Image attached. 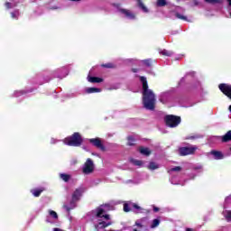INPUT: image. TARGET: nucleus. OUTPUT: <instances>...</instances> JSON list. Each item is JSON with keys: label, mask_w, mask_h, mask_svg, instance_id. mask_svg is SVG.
<instances>
[{"label": "nucleus", "mask_w": 231, "mask_h": 231, "mask_svg": "<svg viewBox=\"0 0 231 231\" xmlns=\"http://www.w3.org/2000/svg\"><path fill=\"white\" fill-rule=\"evenodd\" d=\"M109 210H111V205L109 204H103L97 208L92 210L91 214L98 219L97 224L95 225L96 230L99 231L113 225V221H111V216L106 214L109 212Z\"/></svg>", "instance_id": "f257e3e1"}, {"label": "nucleus", "mask_w": 231, "mask_h": 231, "mask_svg": "<svg viewBox=\"0 0 231 231\" xmlns=\"http://www.w3.org/2000/svg\"><path fill=\"white\" fill-rule=\"evenodd\" d=\"M140 80L143 84V104L145 109L149 111H153L154 104H156V96L154 92L149 89V85L147 84V78L142 76Z\"/></svg>", "instance_id": "f03ea898"}, {"label": "nucleus", "mask_w": 231, "mask_h": 231, "mask_svg": "<svg viewBox=\"0 0 231 231\" xmlns=\"http://www.w3.org/2000/svg\"><path fill=\"white\" fill-rule=\"evenodd\" d=\"M82 142L83 140L80 134L74 133L71 136L65 138L63 143H65V145H70L71 147H79V145H82Z\"/></svg>", "instance_id": "7ed1b4c3"}, {"label": "nucleus", "mask_w": 231, "mask_h": 231, "mask_svg": "<svg viewBox=\"0 0 231 231\" xmlns=\"http://www.w3.org/2000/svg\"><path fill=\"white\" fill-rule=\"evenodd\" d=\"M167 127L174 128L178 127L181 124V117L173 115H168L164 117Z\"/></svg>", "instance_id": "20e7f679"}, {"label": "nucleus", "mask_w": 231, "mask_h": 231, "mask_svg": "<svg viewBox=\"0 0 231 231\" xmlns=\"http://www.w3.org/2000/svg\"><path fill=\"white\" fill-rule=\"evenodd\" d=\"M118 12L122 17L129 19V21H134L136 19V14H134V13H133L131 10L120 8L118 9Z\"/></svg>", "instance_id": "39448f33"}, {"label": "nucleus", "mask_w": 231, "mask_h": 231, "mask_svg": "<svg viewBox=\"0 0 231 231\" xmlns=\"http://www.w3.org/2000/svg\"><path fill=\"white\" fill-rule=\"evenodd\" d=\"M197 150L198 147L196 146L181 147L179 149V152L180 156H189V154H194V152H196Z\"/></svg>", "instance_id": "423d86ee"}, {"label": "nucleus", "mask_w": 231, "mask_h": 231, "mask_svg": "<svg viewBox=\"0 0 231 231\" xmlns=\"http://www.w3.org/2000/svg\"><path fill=\"white\" fill-rule=\"evenodd\" d=\"M220 91L226 95V97H229L231 100V85L222 83L218 86Z\"/></svg>", "instance_id": "0eeeda50"}, {"label": "nucleus", "mask_w": 231, "mask_h": 231, "mask_svg": "<svg viewBox=\"0 0 231 231\" xmlns=\"http://www.w3.org/2000/svg\"><path fill=\"white\" fill-rule=\"evenodd\" d=\"M159 100L162 104H167L171 100V90L161 93L159 96Z\"/></svg>", "instance_id": "6e6552de"}, {"label": "nucleus", "mask_w": 231, "mask_h": 231, "mask_svg": "<svg viewBox=\"0 0 231 231\" xmlns=\"http://www.w3.org/2000/svg\"><path fill=\"white\" fill-rule=\"evenodd\" d=\"M49 216H47L46 221L47 223H53V221H57L59 219V215L54 210L49 209Z\"/></svg>", "instance_id": "1a4fd4ad"}, {"label": "nucleus", "mask_w": 231, "mask_h": 231, "mask_svg": "<svg viewBox=\"0 0 231 231\" xmlns=\"http://www.w3.org/2000/svg\"><path fill=\"white\" fill-rule=\"evenodd\" d=\"M94 147H97V149H100L101 151H104L106 148L104 147V144H102V141L100 138H92L88 140Z\"/></svg>", "instance_id": "9d476101"}, {"label": "nucleus", "mask_w": 231, "mask_h": 231, "mask_svg": "<svg viewBox=\"0 0 231 231\" xmlns=\"http://www.w3.org/2000/svg\"><path fill=\"white\" fill-rule=\"evenodd\" d=\"M83 193H84V189L82 188L76 189L72 195V199L74 201H79V199H80V198L82 197Z\"/></svg>", "instance_id": "9b49d317"}, {"label": "nucleus", "mask_w": 231, "mask_h": 231, "mask_svg": "<svg viewBox=\"0 0 231 231\" xmlns=\"http://www.w3.org/2000/svg\"><path fill=\"white\" fill-rule=\"evenodd\" d=\"M143 228V224H142V220H136L135 224L131 227V231H142Z\"/></svg>", "instance_id": "f8f14e48"}, {"label": "nucleus", "mask_w": 231, "mask_h": 231, "mask_svg": "<svg viewBox=\"0 0 231 231\" xmlns=\"http://www.w3.org/2000/svg\"><path fill=\"white\" fill-rule=\"evenodd\" d=\"M210 154L214 157V160H223L225 158V155L221 152L211 151Z\"/></svg>", "instance_id": "ddd939ff"}, {"label": "nucleus", "mask_w": 231, "mask_h": 231, "mask_svg": "<svg viewBox=\"0 0 231 231\" xmlns=\"http://www.w3.org/2000/svg\"><path fill=\"white\" fill-rule=\"evenodd\" d=\"M75 201H77V200H74V199H72V200L70 201L69 204H65V205L63 206V208H65V210H66L67 212H69V210H73V208H75V207H77V204H75Z\"/></svg>", "instance_id": "4468645a"}, {"label": "nucleus", "mask_w": 231, "mask_h": 231, "mask_svg": "<svg viewBox=\"0 0 231 231\" xmlns=\"http://www.w3.org/2000/svg\"><path fill=\"white\" fill-rule=\"evenodd\" d=\"M88 81L91 84H100V82H104V79L102 78H98V77L88 76Z\"/></svg>", "instance_id": "2eb2a0df"}, {"label": "nucleus", "mask_w": 231, "mask_h": 231, "mask_svg": "<svg viewBox=\"0 0 231 231\" xmlns=\"http://www.w3.org/2000/svg\"><path fill=\"white\" fill-rule=\"evenodd\" d=\"M95 171V163L91 159H88V174H91Z\"/></svg>", "instance_id": "dca6fc26"}, {"label": "nucleus", "mask_w": 231, "mask_h": 231, "mask_svg": "<svg viewBox=\"0 0 231 231\" xmlns=\"http://www.w3.org/2000/svg\"><path fill=\"white\" fill-rule=\"evenodd\" d=\"M130 207H132V211L135 212L136 214H140L142 212V210H143L142 208V207L138 206L137 204L134 203H130Z\"/></svg>", "instance_id": "f3484780"}, {"label": "nucleus", "mask_w": 231, "mask_h": 231, "mask_svg": "<svg viewBox=\"0 0 231 231\" xmlns=\"http://www.w3.org/2000/svg\"><path fill=\"white\" fill-rule=\"evenodd\" d=\"M220 140L224 143L231 142V130H229L225 135L221 136Z\"/></svg>", "instance_id": "a211bd4d"}, {"label": "nucleus", "mask_w": 231, "mask_h": 231, "mask_svg": "<svg viewBox=\"0 0 231 231\" xmlns=\"http://www.w3.org/2000/svg\"><path fill=\"white\" fill-rule=\"evenodd\" d=\"M139 152H141V154H143L144 156H149L151 154V150H149V148L140 147Z\"/></svg>", "instance_id": "6ab92c4d"}, {"label": "nucleus", "mask_w": 231, "mask_h": 231, "mask_svg": "<svg viewBox=\"0 0 231 231\" xmlns=\"http://www.w3.org/2000/svg\"><path fill=\"white\" fill-rule=\"evenodd\" d=\"M137 1H138L139 8H141V10H143V12H144V14H148L149 9H147V6H145V5H143V2H142V0H137Z\"/></svg>", "instance_id": "aec40b11"}, {"label": "nucleus", "mask_w": 231, "mask_h": 231, "mask_svg": "<svg viewBox=\"0 0 231 231\" xmlns=\"http://www.w3.org/2000/svg\"><path fill=\"white\" fill-rule=\"evenodd\" d=\"M130 162L133 165H135V167H142L143 165V162L136 159H130Z\"/></svg>", "instance_id": "412c9836"}, {"label": "nucleus", "mask_w": 231, "mask_h": 231, "mask_svg": "<svg viewBox=\"0 0 231 231\" xmlns=\"http://www.w3.org/2000/svg\"><path fill=\"white\" fill-rule=\"evenodd\" d=\"M160 167V164L154 162H151L148 165V169L150 171H156V169H158Z\"/></svg>", "instance_id": "4be33fe9"}, {"label": "nucleus", "mask_w": 231, "mask_h": 231, "mask_svg": "<svg viewBox=\"0 0 231 231\" xmlns=\"http://www.w3.org/2000/svg\"><path fill=\"white\" fill-rule=\"evenodd\" d=\"M44 191V189H32V194L35 197V198H39L41 196V193Z\"/></svg>", "instance_id": "5701e85b"}, {"label": "nucleus", "mask_w": 231, "mask_h": 231, "mask_svg": "<svg viewBox=\"0 0 231 231\" xmlns=\"http://www.w3.org/2000/svg\"><path fill=\"white\" fill-rule=\"evenodd\" d=\"M181 171V167L176 166L174 168H171V170L168 171L169 174L171 176H174V172H180Z\"/></svg>", "instance_id": "b1692460"}, {"label": "nucleus", "mask_w": 231, "mask_h": 231, "mask_svg": "<svg viewBox=\"0 0 231 231\" xmlns=\"http://www.w3.org/2000/svg\"><path fill=\"white\" fill-rule=\"evenodd\" d=\"M60 178H61V180L63 181L68 182V181H69V180H71V175L66 174V173H61V174H60Z\"/></svg>", "instance_id": "393cba45"}, {"label": "nucleus", "mask_w": 231, "mask_h": 231, "mask_svg": "<svg viewBox=\"0 0 231 231\" xmlns=\"http://www.w3.org/2000/svg\"><path fill=\"white\" fill-rule=\"evenodd\" d=\"M223 216L226 219V221H231V210H225L223 211Z\"/></svg>", "instance_id": "a878e982"}, {"label": "nucleus", "mask_w": 231, "mask_h": 231, "mask_svg": "<svg viewBox=\"0 0 231 231\" xmlns=\"http://www.w3.org/2000/svg\"><path fill=\"white\" fill-rule=\"evenodd\" d=\"M131 203H133V202L125 203L124 205V211L125 212H131V210H133V207H131Z\"/></svg>", "instance_id": "bb28decb"}, {"label": "nucleus", "mask_w": 231, "mask_h": 231, "mask_svg": "<svg viewBox=\"0 0 231 231\" xmlns=\"http://www.w3.org/2000/svg\"><path fill=\"white\" fill-rule=\"evenodd\" d=\"M102 91L101 88H88V93H100Z\"/></svg>", "instance_id": "cd10ccee"}, {"label": "nucleus", "mask_w": 231, "mask_h": 231, "mask_svg": "<svg viewBox=\"0 0 231 231\" xmlns=\"http://www.w3.org/2000/svg\"><path fill=\"white\" fill-rule=\"evenodd\" d=\"M202 136L200 134H192L186 137V140H198L201 138Z\"/></svg>", "instance_id": "c85d7f7f"}, {"label": "nucleus", "mask_w": 231, "mask_h": 231, "mask_svg": "<svg viewBox=\"0 0 231 231\" xmlns=\"http://www.w3.org/2000/svg\"><path fill=\"white\" fill-rule=\"evenodd\" d=\"M160 226V219L155 218L152 222L151 228H156V226Z\"/></svg>", "instance_id": "c756f323"}, {"label": "nucleus", "mask_w": 231, "mask_h": 231, "mask_svg": "<svg viewBox=\"0 0 231 231\" xmlns=\"http://www.w3.org/2000/svg\"><path fill=\"white\" fill-rule=\"evenodd\" d=\"M160 53L161 55H164L165 57H171L172 55V51L167 50H163L160 51Z\"/></svg>", "instance_id": "7c9ffc66"}, {"label": "nucleus", "mask_w": 231, "mask_h": 231, "mask_svg": "<svg viewBox=\"0 0 231 231\" xmlns=\"http://www.w3.org/2000/svg\"><path fill=\"white\" fill-rule=\"evenodd\" d=\"M157 6H167V0H156Z\"/></svg>", "instance_id": "2f4dec72"}, {"label": "nucleus", "mask_w": 231, "mask_h": 231, "mask_svg": "<svg viewBox=\"0 0 231 231\" xmlns=\"http://www.w3.org/2000/svg\"><path fill=\"white\" fill-rule=\"evenodd\" d=\"M175 17H177V19H180L181 21H188L187 16H185L180 13H176Z\"/></svg>", "instance_id": "473e14b6"}, {"label": "nucleus", "mask_w": 231, "mask_h": 231, "mask_svg": "<svg viewBox=\"0 0 231 231\" xmlns=\"http://www.w3.org/2000/svg\"><path fill=\"white\" fill-rule=\"evenodd\" d=\"M230 204H231V196H228L225 199L224 208H226V205H230Z\"/></svg>", "instance_id": "72a5a7b5"}, {"label": "nucleus", "mask_w": 231, "mask_h": 231, "mask_svg": "<svg viewBox=\"0 0 231 231\" xmlns=\"http://www.w3.org/2000/svg\"><path fill=\"white\" fill-rule=\"evenodd\" d=\"M5 6H6L7 10H10V8H14V6H16V5L9 3V2H6L5 3Z\"/></svg>", "instance_id": "f704fd0d"}, {"label": "nucleus", "mask_w": 231, "mask_h": 231, "mask_svg": "<svg viewBox=\"0 0 231 231\" xmlns=\"http://www.w3.org/2000/svg\"><path fill=\"white\" fill-rule=\"evenodd\" d=\"M11 17L12 19H17V17H19V11H14L11 13Z\"/></svg>", "instance_id": "c9c22d12"}, {"label": "nucleus", "mask_w": 231, "mask_h": 231, "mask_svg": "<svg viewBox=\"0 0 231 231\" xmlns=\"http://www.w3.org/2000/svg\"><path fill=\"white\" fill-rule=\"evenodd\" d=\"M128 145H134V137L128 136Z\"/></svg>", "instance_id": "e433bc0d"}, {"label": "nucleus", "mask_w": 231, "mask_h": 231, "mask_svg": "<svg viewBox=\"0 0 231 231\" xmlns=\"http://www.w3.org/2000/svg\"><path fill=\"white\" fill-rule=\"evenodd\" d=\"M206 3H209L210 5H216L219 3V0H205Z\"/></svg>", "instance_id": "4c0bfd02"}, {"label": "nucleus", "mask_w": 231, "mask_h": 231, "mask_svg": "<svg viewBox=\"0 0 231 231\" xmlns=\"http://www.w3.org/2000/svg\"><path fill=\"white\" fill-rule=\"evenodd\" d=\"M83 172L84 174H88V162H86L84 163V166H83Z\"/></svg>", "instance_id": "58836bf2"}, {"label": "nucleus", "mask_w": 231, "mask_h": 231, "mask_svg": "<svg viewBox=\"0 0 231 231\" xmlns=\"http://www.w3.org/2000/svg\"><path fill=\"white\" fill-rule=\"evenodd\" d=\"M171 183L172 185H180V182L176 181V179L174 177L171 179Z\"/></svg>", "instance_id": "ea45409f"}, {"label": "nucleus", "mask_w": 231, "mask_h": 231, "mask_svg": "<svg viewBox=\"0 0 231 231\" xmlns=\"http://www.w3.org/2000/svg\"><path fill=\"white\" fill-rule=\"evenodd\" d=\"M143 62L147 66L148 68L151 67V60H144Z\"/></svg>", "instance_id": "a19ab883"}, {"label": "nucleus", "mask_w": 231, "mask_h": 231, "mask_svg": "<svg viewBox=\"0 0 231 231\" xmlns=\"http://www.w3.org/2000/svg\"><path fill=\"white\" fill-rule=\"evenodd\" d=\"M195 89H200L201 88V83L199 81H197L194 86Z\"/></svg>", "instance_id": "79ce46f5"}, {"label": "nucleus", "mask_w": 231, "mask_h": 231, "mask_svg": "<svg viewBox=\"0 0 231 231\" xmlns=\"http://www.w3.org/2000/svg\"><path fill=\"white\" fill-rule=\"evenodd\" d=\"M102 66L103 68H113V64L111 63L103 64Z\"/></svg>", "instance_id": "37998d69"}, {"label": "nucleus", "mask_w": 231, "mask_h": 231, "mask_svg": "<svg viewBox=\"0 0 231 231\" xmlns=\"http://www.w3.org/2000/svg\"><path fill=\"white\" fill-rule=\"evenodd\" d=\"M195 171H203V166L201 165L196 166Z\"/></svg>", "instance_id": "c03bdc74"}, {"label": "nucleus", "mask_w": 231, "mask_h": 231, "mask_svg": "<svg viewBox=\"0 0 231 231\" xmlns=\"http://www.w3.org/2000/svg\"><path fill=\"white\" fill-rule=\"evenodd\" d=\"M15 97H19V95H23V91L14 92Z\"/></svg>", "instance_id": "a18cd8bd"}, {"label": "nucleus", "mask_w": 231, "mask_h": 231, "mask_svg": "<svg viewBox=\"0 0 231 231\" xmlns=\"http://www.w3.org/2000/svg\"><path fill=\"white\" fill-rule=\"evenodd\" d=\"M153 212H160V208L153 207Z\"/></svg>", "instance_id": "49530a36"}, {"label": "nucleus", "mask_w": 231, "mask_h": 231, "mask_svg": "<svg viewBox=\"0 0 231 231\" xmlns=\"http://www.w3.org/2000/svg\"><path fill=\"white\" fill-rule=\"evenodd\" d=\"M68 75V73H66L65 75L63 76H58L60 79H64V77H66Z\"/></svg>", "instance_id": "de8ad7c7"}, {"label": "nucleus", "mask_w": 231, "mask_h": 231, "mask_svg": "<svg viewBox=\"0 0 231 231\" xmlns=\"http://www.w3.org/2000/svg\"><path fill=\"white\" fill-rule=\"evenodd\" d=\"M53 231H62V229L56 227V228L53 229Z\"/></svg>", "instance_id": "09e8293b"}, {"label": "nucleus", "mask_w": 231, "mask_h": 231, "mask_svg": "<svg viewBox=\"0 0 231 231\" xmlns=\"http://www.w3.org/2000/svg\"><path fill=\"white\" fill-rule=\"evenodd\" d=\"M227 3H228V6L230 7L231 6V0H226Z\"/></svg>", "instance_id": "8fccbe9b"}, {"label": "nucleus", "mask_w": 231, "mask_h": 231, "mask_svg": "<svg viewBox=\"0 0 231 231\" xmlns=\"http://www.w3.org/2000/svg\"><path fill=\"white\" fill-rule=\"evenodd\" d=\"M132 71H133L134 73H136V72L138 71V69H133Z\"/></svg>", "instance_id": "3c124183"}, {"label": "nucleus", "mask_w": 231, "mask_h": 231, "mask_svg": "<svg viewBox=\"0 0 231 231\" xmlns=\"http://www.w3.org/2000/svg\"><path fill=\"white\" fill-rule=\"evenodd\" d=\"M51 143H55V139H51Z\"/></svg>", "instance_id": "603ef678"}, {"label": "nucleus", "mask_w": 231, "mask_h": 231, "mask_svg": "<svg viewBox=\"0 0 231 231\" xmlns=\"http://www.w3.org/2000/svg\"><path fill=\"white\" fill-rule=\"evenodd\" d=\"M185 80V78H182L181 79H180V82H183Z\"/></svg>", "instance_id": "864d4df0"}, {"label": "nucleus", "mask_w": 231, "mask_h": 231, "mask_svg": "<svg viewBox=\"0 0 231 231\" xmlns=\"http://www.w3.org/2000/svg\"><path fill=\"white\" fill-rule=\"evenodd\" d=\"M186 231H192V229H190V228H187V229H186Z\"/></svg>", "instance_id": "5fc2aeb1"}, {"label": "nucleus", "mask_w": 231, "mask_h": 231, "mask_svg": "<svg viewBox=\"0 0 231 231\" xmlns=\"http://www.w3.org/2000/svg\"><path fill=\"white\" fill-rule=\"evenodd\" d=\"M229 111H230V113H231V105L229 106Z\"/></svg>", "instance_id": "6e6d98bb"}, {"label": "nucleus", "mask_w": 231, "mask_h": 231, "mask_svg": "<svg viewBox=\"0 0 231 231\" xmlns=\"http://www.w3.org/2000/svg\"><path fill=\"white\" fill-rule=\"evenodd\" d=\"M54 10H57V7H54Z\"/></svg>", "instance_id": "4d7b16f0"}]
</instances>
